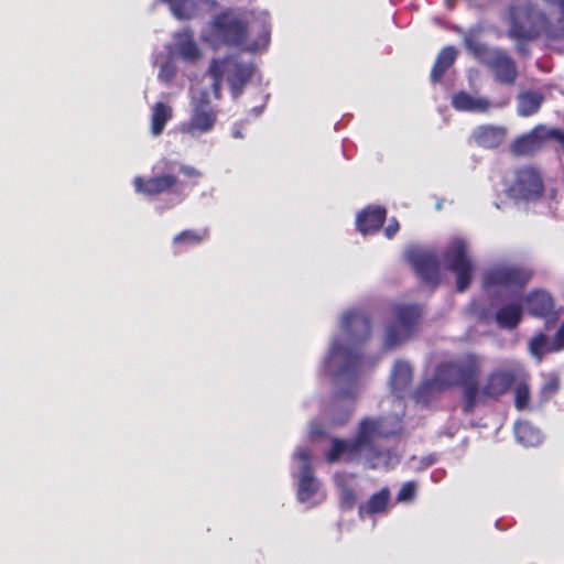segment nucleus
<instances>
[{
	"mask_svg": "<svg viewBox=\"0 0 564 564\" xmlns=\"http://www.w3.org/2000/svg\"><path fill=\"white\" fill-rule=\"evenodd\" d=\"M421 316L422 308L416 304H392L382 327L381 351L364 355L360 346L372 334L369 313L358 305L340 313L337 328L329 338L318 368V375L329 378L335 388L333 404L326 412L330 426H341L348 422L364 389L362 376L379 364L386 351L401 347L414 336Z\"/></svg>",
	"mask_w": 564,
	"mask_h": 564,
	"instance_id": "nucleus-1",
	"label": "nucleus"
},
{
	"mask_svg": "<svg viewBox=\"0 0 564 564\" xmlns=\"http://www.w3.org/2000/svg\"><path fill=\"white\" fill-rule=\"evenodd\" d=\"M482 358L474 354L464 355L456 360L441 364L433 378L425 380L415 391L417 403L426 404L432 395L462 384L464 387V411L470 413L487 399L505 394L511 384L525 377L523 367L509 361L494 370L482 388L477 384V378L482 369Z\"/></svg>",
	"mask_w": 564,
	"mask_h": 564,
	"instance_id": "nucleus-2",
	"label": "nucleus"
},
{
	"mask_svg": "<svg viewBox=\"0 0 564 564\" xmlns=\"http://www.w3.org/2000/svg\"><path fill=\"white\" fill-rule=\"evenodd\" d=\"M271 39L270 15L265 10L225 9L200 29L199 40L213 51L238 47L248 53L267 51Z\"/></svg>",
	"mask_w": 564,
	"mask_h": 564,
	"instance_id": "nucleus-3",
	"label": "nucleus"
},
{
	"mask_svg": "<svg viewBox=\"0 0 564 564\" xmlns=\"http://www.w3.org/2000/svg\"><path fill=\"white\" fill-rule=\"evenodd\" d=\"M401 429L400 417L362 420L354 440L333 438L326 460L334 464L339 460H362L371 468H390L399 463V455L390 449L380 451L378 442L394 435Z\"/></svg>",
	"mask_w": 564,
	"mask_h": 564,
	"instance_id": "nucleus-4",
	"label": "nucleus"
},
{
	"mask_svg": "<svg viewBox=\"0 0 564 564\" xmlns=\"http://www.w3.org/2000/svg\"><path fill=\"white\" fill-rule=\"evenodd\" d=\"M256 72L254 64L251 61H246L239 54L213 58L208 67V75L213 83L208 88L213 91L215 99H220L221 83L225 80L236 99L242 94Z\"/></svg>",
	"mask_w": 564,
	"mask_h": 564,
	"instance_id": "nucleus-5",
	"label": "nucleus"
},
{
	"mask_svg": "<svg viewBox=\"0 0 564 564\" xmlns=\"http://www.w3.org/2000/svg\"><path fill=\"white\" fill-rule=\"evenodd\" d=\"M509 33L516 39H533L544 34L547 40L558 42V50L564 51V36H553L550 30H560L558 20L551 23L545 13L530 0H517L512 6Z\"/></svg>",
	"mask_w": 564,
	"mask_h": 564,
	"instance_id": "nucleus-6",
	"label": "nucleus"
},
{
	"mask_svg": "<svg viewBox=\"0 0 564 564\" xmlns=\"http://www.w3.org/2000/svg\"><path fill=\"white\" fill-rule=\"evenodd\" d=\"M213 91L207 88H191L188 118L178 124V132L192 140L212 133L218 122V109L212 105Z\"/></svg>",
	"mask_w": 564,
	"mask_h": 564,
	"instance_id": "nucleus-7",
	"label": "nucleus"
},
{
	"mask_svg": "<svg viewBox=\"0 0 564 564\" xmlns=\"http://www.w3.org/2000/svg\"><path fill=\"white\" fill-rule=\"evenodd\" d=\"M531 278V272L517 263L500 261L491 264L482 275V289L489 297L518 295Z\"/></svg>",
	"mask_w": 564,
	"mask_h": 564,
	"instance_id": "nucleus-8",
	"label": "nucleus"
},
{
	"mask_svg": "<svg viewBox=\"0 0 564 564\" xmlns=\"http://www.w3.org/2000/svg\"><path fill=\"white\" fill-rule=\"evenodd\" d=\"M478 31L470 29L464 34L466 48L474 56L489 67L497 82L506 85H512L518 77L516 62L503 51L495 47H487L478 40Z\"/></svg>",
	"mask_w": 564,
	"mask_h": 564,
	"instance_id": "nucleus-9",
	"label": "nucleus"
},
{
	"mask_svg": "<svg viewBox=\"0 0 564 564\" xmlns=\"http://www.w3.org/2000/svg\"><path fill=\"white\" fill-rule=\"evenodd\" d=\"M312 459V451L302 446L296 448L292 458V475L297 481V499L308 507L324 500L319 481L314 476Z\"/></svg>",
	"mask_w": 564,
	"mask_h": 564,
	"instance_id": "nucleus-10",
	"label": "nucleus"
},
{
	"mask_svg": "<svg viewBox=\"0 0 564 564\" xmlns=\"http://www.w3.org/2000/svg\"><path fill=\"white\" fill-rule=\"evenodd\" d=\"M442 262L446 269L455 273L457 290L465 291L473 280L475 270L468 240L463 237L451 239L444 249Z\"/></svg>",
	"mask_w": 564,
	"mask_h": 564,
	"instance_id": "nucleus-11",
	"label": "nucleus"
},
{
	"mask_svg": "<svg viewBox=\"0 0 564 564\" xmlns=\"http://www.w3.org/2000/svg\"><path fill=\"white\" fill-rule=\"evenodd\" d=\"M176 162L166 159L160 160L153 166V175L150 177L135 176L132 180L133 189L143 196H158L170 193L178 183L174 174Z\"/></svg>",
	"mask_w": 564,
	"mask_h": 564,
	"instance_id": "nucleus-12",
	"label": "nucleus"
},
{
	"mask_svg": "<svg viewBox=\"0 0 564 564\" xmlns=\"http://www.w3.org/2000/svg\"><path fill=\"white\" fill-rule=\"evenodd\" d=\"M544 191L543 180L540 172L531 166L514 171L506 181V192L514 199L535 200L541 197Z\"/></svg>",
	"mask_w": 564,
	"mask_h": 564,
	"instance_id": "nucleus-13",
	"label": "nucleus"
},
{
	"mask_svg": "<svg viewBox=\"0 0 564 564\" xmlns=\"http://www.w3.org/2000/svg\"><path fill=\"white\" fill-rule=\"evenodd\" d=\"M550 142H554L564 149V131L539 124L530 132L517 138L511 145V150L517 155H527L541 150Z\"/></svg>",
	"mask_w": 564,
	"mask_h": 564,
	"instance_id": "nucleus-14",
	"label": "nucleus"
},
{
	"mask_svg": "<svg viewBox=\"0 0 564 564\" xmlns=\"http://www.w3.org/2000/svg\"><path fill=\"white\" fill-rule=\"evenodd\" d=\"M509 94L501 95L490 99L486 96L473 95L467 91H458L452 97V106L464 112L488 113L495 110H501L510 104Z\"/></svg>",
	"mask_w": 564,
	"mask_h": 564,
	"instance_id": "nucleus-15",
	"label": "nucleus"
},
{
	"mask_svg": "<svg viewBox=\"0 0 564 564\" xmlns=\"http://www.w3.org/2000/svg\"><path fill=\"white\" fill-rule=\"evenodd\" d=\"M406 258L423 281L431 284L438 283L441 263L433 250L411 247L406 250Z\"/></svg>",
	"mask_w": 564,
	"mask_h": 564,
	"instance_id": "nucleus-16",
	"label": "nucleus"
},
{
	"mask_svg": "<svg viewBox=\"0 0 564 564\" xmlns=\"http://www.w3.org/2000/svg\"><path fill=\"white\" fill-rule=\"evenodd\" d=\"M508 301L497 305L494 312L484 311L480 317L495 321L497 326L501 329L512 330L518 327L522 321L523 308L518 295L506 297Z\"/></svg>",
	"mask_w": 564,
	"mask_h": 564,
	"instance_id": "nucleus-17",
	"label": "nucleus"
},
{
	"mask_svg": "<svg viewBox=\"0 0 564 564\" xmlns=\"http://www.w3.org/2000/svg\"><path fill=\"white\" fill-rule=\"evenodd\" d=\"M170 53L189 64H196L203 58V50L188 26L173 34Z\"/></svg>",
	"mask_w": 564,
	"mask_h": 564,
	"instance_id": "nucleus-18",
	"label": "nucleus"
},
{
	"mask_svg": "<svg viewBox=\"0 0 564 564\" xmlns=\"http://www.w3.org/2000/svg\"><path fill=\"white\" fill-rule=\"evenodd\" d=\"M524 303L531 315L545 319L546 327L555 324L560 317V312L555 310L554 301L546 291L530 292L524 299Z\"/></svg>",
	"mask_w": 564,
	"mask_h": 564,
	"instance_id": "nucleus-19",
	"label": "nucleus"
},
{
	"mask_svg": "<svg viewBox=\"0 0 564 564\" xmlns=\"http://www.w3.org/2000/svg\"><path fill=\"white\" fill-rule=\"evenodd\" d=\"M412 381V368L409 362L404 360H397L392 367L390 386L393 393L397 395V406L403 413V403L401 398L408 392Z\"/></svg>",
	"mask_w": 564,
	"mask_h": 564,
	"instance_id": "nucleus-20",
	"label": "nucleus"
},
{
	"mask_svg": "<svg viewBox=\"0 0 564 564\" xmlns=\"http://www.w3.org/2000/svg\"><path fill=\"white\" fill-rule=\"evenodd\" d=\"M387 212L380 206H367L356 216L357 230L362 235H372L381 228Z\"/></svg>",
	"mask_w": 564,
	"mask_h": 564,
	"instance_id": "nucleus-21",
	"label": "nucleus"
},
{
	"mask_svg": "<svg viewBox=\"0 0 564 564\" xmlns=\"http://www.w3.org/2000/svg\"><path fill=\"white\" fill-rule=\"evenodd\" d=\"M174 109L166 101H156L150 109V133L153 138L160 137L169 121L173 118Z\"/></svg>",
	"mask_w": 564,
	"mask_h": 564,
	"instance_id": "nucleus-22",
	"label": "nucleus"
},
{
	"mask_svg": "<svg viewBox=\"0 0 564 564\" xmlns=\"http://www.w3.org/2000/svg\"><path fill=\"white\" fill-rule=\"evenodd\" d=\"M390 502V491L388 488H382L380 491L373 494L365 503L359 506V517H372L376 514L386 513Z\"/></svg>",
	"mask_w": 564,
	"mask_h": 564,
	"instance_id": "nucleus-23",
	"label": "nucleus"
},
{
	"mask_svg": "<svg viewBox=\"0 0 564 564\" xmlns=\"http://www.w3.org/2000/svg\"><path fill=\"white\" fill-rule=\"evenodd\" d=\"M473 137L481 147L496 148L505 140L506 128L491 124L480 126L474 130Z\"/></svg>",
	"mask_w": 564,
	"mask_h": 564,
	"instance_id": "nucleus-24",
	"label": "nucleus"
},
{
	"mask_svg": "<svg viewBox=\"0 0 564 564\" xmlns=\"http://www.w3.org/2000/svg\"><path fill=\"white\" fill-rule=\"evenodd\" d=\"M544 101V95L536 90H522L517 96V112L520 117L535 115Z\"/></svg>",
	"mask_w": 564,
	"mask_h": 564,
	"instance_id": "nucleus-25",
	"label": "nucleus"
},
{
	"mask_svg": "<svg viewBox=\"0 0 564 564\" xmlns=\"http://www.w3.org/2000/svg\"><path fill=\"white\" fill-rule=\"evenodd\" d=\"M517 441L523 446H538L543 441L542 432L529 422H518L514 425Z\"/></svg>",
	"mask_w": 564,
	"mask_h": 564,
	"instance_id": "nucleus-26",
	"label": "nucleus"
},
{
	"mask_svg": "<svg viewBox=\"0 0 564 564\" xmlns=\"http://www.w3.org/2000/svg\"><path fill=\"white\" fill-rule=\"evenodd\" d=\"M335 482L339 489L343 507L352 508L356 502L355 478L348 474H336Z\"/></svg>",
	"mask_w": 564,
	"mask_h": 564,
	"instance_id": "nucleus-27",
	"label": "nucleus"
},
{
	"mask_svg": "<svg viewBox=\"0 0 564 564\" xmlns=\"http://www.w3.org/2000/svg\"><path fill=\"white\" fill-rule=\"evenodd\" d=\"M529 351L538 361H541L545 355L561 350L555 349L554 339L550 340L546 335L541 333L529 341Z\"/></svg>",
	"mask_w": 564,
	"mask_h": 564,
	"instance_id": "nucleus-28",
	"label": "nucleus"
},
{
	"mask_svg": "<svg viewBox=\"0 0 564 564\" xmlns=\"http://www.w3.org/2000/svg\"><path fill=\"white\" fill-rule=\"evenodd\" d=\"M457 55V51L453 46H447L438 54L434 67L431 73L432 82H438L444 73L452 66Z\"/></svg>",
	"mask_w": 564,
	"mask_h": 564,
	"instance_id": "nucleus-29",
	"label": "nucleus"
},
{
	"mask_svg": "<svg viewBox=\"0 0 564 564\" xmlns=\"http://www.w3.org/2000/svg\"><path fill=\"white\" fill-rule=\"evenodd\" d=\"M207 237V230H184L173 238L175 248L183 249L187 247L197 246Z\"/></svg>",
	"mask_w": 564,
	"mask_h": 564,
	"instance_id": "nucleus-30",
	"label": "nucleus"
},
{
	"mask_svg": "<svg viewBox=\"0 0 564 564\" xmlns=\"http://www.w3.org/2000/svg\"><path fill=\"white\" fill-rule=\"evenodd\" d=\"M154 65L159 67L158 78L162 83H170L176 75V65L173 55L155 56Z\"/></svg>",
	"mask_w": 564,
	"mask_h": 564,
	"instance_id": "nucleus-31",
	"label": "nucleus"
},
{
	"mask_svg": "<svg viewBox=\"0 0 564 564\" xmlns=\"http://www.w3.org/2000/svg\"><path fill=\"white\" fill-rule=\"evenodd\" d=\"M528 373L525 372V377L516 381L514 383V405L518 410H525L529 408L530 402V390L527 383Z\"/></svg>",
	"mask_w": 564,
	"mask_h": 564,
	"instance_id": "nucleus-32",
	"label": "nucleus"
},
{
	"mask_svg": "<svg viewBox=\"0 0 564 564\" xmlns=\"http://www.w3.org/2000/svg\"><path fill=\"white\" fill-rule=\"evenodd\" d=\"M560 389V378L550 373L544 376V382L541 386L540 389V399L541 402H547Z\"/></svg>",
	"mask_w": 564,
	"mask_h": 564,
	"instance_id": "nucleus-33",
	"label": "nucleus"
},
{
	"mask_svg": "<svg viewBox=\"0 0 564 564\" xmlns=\"http://www.w3.org/2000/svg\"><path fill=\"white\" fill-rule=\"evenodd\" d=\"M542 1L549 6L556 7L561 13L560 18L557 19L558 24H560V30L551 29L549 31L550 34L553 36H564V0H542Z\"/></svg>",
	"mask_w": 564,
	"mask_h": 564,
	"instance_id": "nucleus-34",
	"label": "nucleus"
},
{
	"mask_svg": "<svg viewBox=\"0 0 564 564\" xmlns=\"http://www.w3.org/2000/svg\"><path fill=\"white\" fill-rule=\"evenodd\" d=\"M416 492V484L414 481L404 482L398 492L397 500L399 502L411 501Z\"/></svg>",
	"mask_w": 564,
	"mask_h": 564,
	"instance_id": "nucleus-35",
	"label": "nucleus"
},
{
	"mask_svg": "<svg viewBox=\"0 0 564 564\" xmlns=\"http://www.w3.org/2000/svg\"><path fill=\"white\" fill-rule=\"evenodd\" d=\"M436 462V456L434 454L426 455L421 457L420 459L412 457L410 467L414 470H423Z\"/></svg>",
	"mask_w": 564,
	"mask_h": 564,
	"instance_id": "nucleus-36",
	"label": "nucleus"
},
{
	"mask_svg": "<svg viewBox=\"0 0 564 564\" xmlns=\"http://www.w3.org/2000/svg\"><path fill=\"white\" fill-rule=\"evenodd\" d=\"M176 170L187 178L198 180L202 176L200 171L187 164H178L176 162Z\"/></svg>",
	"mask_w": 564,
	"mask_h": 564,
	"instance_id": "nucleus-37",
	"label": "nucleus"
},
{
	"mask_svg": "<svg viewBox=\"0 0 564 564\" xmlns=\"http://www.w3.org/2000/svg\"><path fill=\"white\" fill-rule=\"evenodd\" d=\"M400 226L399 223L393 218L389 221L388 226L384 228V235L388 239H391L394 237V235L398 232Z\"/></svg>",
	"mask_w": 564,
	"mask_h": 564,
	"instance_id": "nucleus-38",
	"label": "nucleus"
},
{
	"mask_svg": "<svg viewBox=\"0 0 564 564\" xmlns=\"http://www.w3.org/2000/svg\"><path fill=\"white\" fill-rule=\"evenodd\" d=\"M553 339L555 341V349L563 350L564 349V322L557 329Z\"/></svg>",
	"mask_w": 564,
	"mask_h": 564,
	"instance_id": "nucleus-39",
	"label": "nucleus"
},
{
	"mask_svg": "<svg viewBox=\"0 0 564 564\" xmlns=\"http://www.w3.org/2000/svg\"><path fill=\"white\" fill-rule=\"evenodd\" d=\"M323 430L318 426L317 422H312L310 426V435L311 437L323 435Z\"/></svg>",
	"mask_w": 564,
	"mask_h": 564,
	"instance_id": "nucleus-40",
	"label": "nucleus"
},
{
	"mask_svg": "<svg viewBox=\"0 0 564 564\" xmlns=\"http://www.w3.org/2000/svg\"><path fill=\"white\" fill-rule=\"evenodd\" d=\"M232 137L235 139H243V132H242V129L240 126L238 124H235L234 129H232Z\"/></svg>",
	"mask_w": 564,
	"mask_h": 564,
	"instance_id": "nucleus-41",
	"label": "nucleus"
},
{
	"mask_svg": "<svg viewBox=\"0 0 564 564\" xmlns=\"http://www.w3.org/2000/svg\"><path fill=\"white\" fill-rule=\"evenodd\" d=\"M441 476H442V473H441V471H434V473L432 474V479H433L434 481H437V480H438V478H440Z\"/></svg>",
	"mask_w": 564,
	"mask_h": 564,
	"instance_id": "nucleus-42",
	"label": "nucleus"
},
{
	"mask_svg": "<svg viewBox=\"0 0 564 564\" xmlns=\"http://www.w3.org/2000/svg\"><path fill=\"white\" fill-rule=\"evenodd\" d=\"M262 111V107H256L252 109V112L254 113V116H259Z\"/></svg>",
	"mask_w": 564,
	"mask_h": 564,
	"instance_id": "nucleus-43",
	"label": "nucleus"
}]
</instances>
